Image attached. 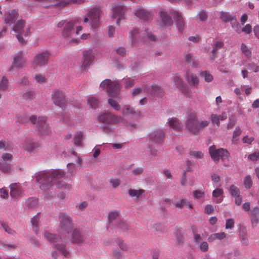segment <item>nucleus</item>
Returning a JSON list of instances; mask_svg holds the SVG:
<instances>
[{"instance_id":"nucleus-3","label":"nucleus","mask_w":259,"mask_h":259,"mask_svg":"<svg viewBox=\"0 0 259 259\" xmlns=\"http://www.w3.org/2000/svg\"><path fill=\"white\" fill-rule=\"evenodd\" d=\"M103 89H107V92L109 96L111 98L108 99L109 105L116 110L120 109V106L117 102L120 100L117 95L120 90V85L116 82H112L111 80L106 79L103 81L100 85Z\"/></svg>"},{"instance_id":"nucleus-63","label":"nucleus","mask_w":259,"mask_h":259,"mask_svg":"<svg viewBox=\"0 0 259 259\" xmlns=\"http://www.w3.org/2000/svg\"><path fill=\"white\" fill-rule=\"evenodd\" d=\"M247 68L251 70L254 72H257L259 70V66L256 65L253 63H250L248 65Z\"/></svg>"},{"instance_id":"nucleus-44","label":"nucleus","mask_w":259,"mask_h":259,"mask_svg":"<svg viewBox=\"0 0 259 259\" xmlns=\"http://www.w3.org/2000/svg\"><path fill=\"white\" fill-rule=\"evenodd\" d=\"M0 169L5 173H9L11 171V167L7 162H0Z\"/></svg>"},{"instance_id":"nucleus-8","label":"nucleus","mask_w":259,"mask_h":259,"mask_svg":"<svg viewBox=\"0 0 259 259\" xmlns=\"http://www.w3.org/2000/svg\"><path fill=\"white\" fill-rule=\"evenodd\" d=\"M98 120L101 123L115 124L123 121V119L110 113H104L98 116Z\"/></svg>"},{"instance_id":"nucleus-51","label":"nucleus","mask_w":259,"mask_h":259,"mask_svg":"<svg viewBox=\"0 0 259 259\" xmlns=\"http://www.w3.org/2000/svg\"><path fill=\"white\" fill-rule=\"evenodd\" d=\"M123 82L126 88H129L133 86L135 83V80L132 78H126L123 79Z\"/></svg>"},{"instance_id":"nucleus-35","label":"nucleus","mask_w":259,"mask_h":259,"mask_svg":"<svg viewBox=\"0 0 259 259\" xmlns=\"http://www.w3.org/2000/svg\"><path fill=\"white\" fill-rule=\"evenodd\" d=\"M130 37L132 39L133 44H135L138 40V38L141 37L139 30L138 29H134L130 32Z\"/></svg>"},{"instance_id":"nucleus-16","label":"nucleus","mask_w":259,"mask_h":259,"mask_svg":"<svg viewBox=\"0 0 259 259\" xmlns=\"http://www.w3.org/2000/svg\"><path fill=\"white\" fill-rule=\"evenodd\" d=\"M149 138L151 141L155 144H161L164 139V133L161 130H157L149 133Z\"/></svg>"},{"instance_id":"nucleus-9","label":"nucleus","mask_w":259,"mask_h":259,"mask_svg":"<svg viewBox=\"0 0 259 259\" xmlns=\"http://www.w3.org/2000/svg\"><path fill=\"white\" fill-rule=\"evenodd\" d=\"M50 57V54L48 51H44L38 53L33 58L32 61V65L33 68H37L45 65L48 62Z\"/></svg>"},{"instance_id":"nucleus-29","label":"nucleus","mask_w":259,"mask_h":259,"mask_svg":"<svg viewBox=\"0 0 259 259\" xmlns=\"http://www.w3.org/2000/svg\"><path fill=\"white\" fill-rule=\"evenodd\" d=\"M22 96L24 100H33L35 97V91L33 89H28L23 93Z\"/></svg>"},{"instance_id":"nucleus-54","label":"nucleus","mask_w":259,"mask_h":259,"mask_svg":"<svg viewBox=\"0 0 259 259\" xmlns=\"http://www.w3.org/2000/svg\"><path fill=\"white\" fill-rule=\"evenodd\" d=\"M37 204V200L34 198H30L27 201V206L29 207H33Z\"/></svg>"},{"instance_id":"nucleus-53","label":"nucleus","mask_w":259,"mask_h":259,"mask_svg":"<svg viewBox=\"0 0 259 259\" xmlns=\"http://www.w3.org/2000/svg\"><path fill=\"white\" fill-rule=\"evenodd\" d=\"M175 234L177 237V241L178 242V243H182L184 241V237L181 231L178 229L176 231Z\"/></svg>"},{"instance_id":"nucleus-1","label":"nucleus","mask_w":259,"mask_h":259,"mask_svg":"<svg viewBox=\"0 0 259 259\" xmlns=\"http://www.w3.org/2000/svg\"><path fill=\"white\" fill-rule=\"evenodd\" d=\"M65 172L61 169H52L40 171L37 174L36 180L41 184L40 187L45 189V186H51L56 184L58 188L70 190L71 186L59 181V179L63 178Z\"/></svg>"},{"instance_id":"nucleus-60","label":"nucleus","mask_w":259,"mask_h":259,"mask_svg":"<svg viewBox=\"0 0 259 259\" xmlns=\"http://www.w3.org/2000/svg\"><path fill=\"white\" fill-rule=\"evenodd\" d=\"M234 221L232 219H229L227 220L226 223V229H232L234 228Z\"/></svg>"},{"instance_id":"nucleus-56","label":"nucleus","mask_w":259,"mask_h":259,"mask_svg":"<svg viewBox=\"0 0 259 259\" xmlns=\"http://www.w3.org/2000/svg\"><path fill=\"white\" fill-rule=\"evenodd\" d=\"M209 124V122L207 120H203L198 122V133L207 126Z\"/></svg>"},{"instance_id":"nucleus-32","label":"nucleus","mask_w":259,"mask_h":259,"mask_svg":"<svg viewBox=\"0 0 259 259\" xmlns=\"http://www.w3.org/2000/svg\"><path fill=\"white\" fill-rule=\"evenodd\" d=\"M185 61L190 64L192 67H197L198 66V61L196 59L192 58V56L190 54H188L185 56Z\"/></svg>"},{"instance_id":"nucleus-28","label":"nucleus","mask_w":259,"mask_h":259,"mask_svg":"<svg viewBox=\"0 0 259 259\" xmlns=\"http://www.w3.org/2000/svg\"><path fill=\"white\" fill-rule=\"evenodd\" d=\"M160 16L161 19V22L164 25L169 26L172 24V20L171 18L169 17L167 14L165 12H160Z\"/></svg>"},{"instance_id":"nucleus-13","label":"nucleus","mask_w":259,"mask_h":259,"mask_svg":"<svg viewBox=\"0 0 259 259\" xmlns=\"http://www.w3.org/2000/svg\"><path fill=\"white\" fill-rule=\"evenodd\" d=\"M214 145L211 146V158L216 162H218L220 159L224 160L227 159L229 156V152L227 150L220 148L217 150H214Z\"/></svg>"},{"instance_id":"nucleus-58","label":"nucleus","mask_w":259,"mask_h":259,"mask_svg":"<svg viewBox=\"0 0 259 259\" xmlns=\"http://www.w3.org/2000/svg\"><path fill=\"white\" fill-rule=\"evenodd\" d=\"M109 182L114 188H117L120 184V181L118 179H111Z\"/></svg>"},{"instance_id":"nucleus-2","label":"nucleus","mask_w":259,"mask_h":259,"mask_svg":"<svg viewBox=\"0 0 259 259\" xmlns=\"http://www.w3.org/2000/svg\"><path fill=\"white\" fill-rule=\"evenodd\" d=\"M76 22L75 21H70L66 22L62 20L60 21L58 24V28L63 27L62 35L66 38L69 43H76L79 42V39L76 36L79 34V32L82 31V27L80 26L76 27V31H74V27Z\"/></svg>"},{"instance_id":"nucleus-14","label":"nucleus","mask_w":259,"mask_h":259,"mask_svg":"<svg viewBox=\"0 0 259 259\" xmlns=\"http://www.w3.org/2000/svg\"><path fill=\"white\" fill-rule=\"evenodd\" d=\"M94 54L91 50L83 52V60L80 67L82 70H85L93 63L94 59Z\"/></svg>"},{"instance_id":"nucleus-37","label":"nucleus","mask_w":259,"mask_h":259,"mask_svg":"<svg viewBox=\"0 0 259 259\" xmlns=\"http://www.w3.org/2000/svg\"><path fill=\"white\" fill-rule=\"evenodd\" d=\"M39 217L38 214L34 216L31 219V222L33 226V230L37 233L39 230L38 222Z\"/></svg>"},{"instance_id":"nucleus-11","label":"nucleus","mask_w":259,"mask_h":259,"mask_svg":"<svg viewBox=\"0 0 259 259\" xmlns=\"http://www.w3.org/2000/svg\"><path fill=\"white\" fill-rule=\"evenodd\" d=\"M52 96L53 102L56 105L62 108L67 105V102L63 92L59 90L54 91Z\"/></svg>"},{"instance_id":"nucleus-21","label":"nucleus","mask_w":259,"mask_h":259,"mask_svg":"<svg viewBox=\"0 0 259 259\" xmlns=\"http://www.w3.org/2000/svg\"><path fill=\"white\" fill-rule=\"evenodd\" d=\"M86 237L83 235L79 230L74 229L72 234V242L74 243H80L84 242Z\"/></svg>"},{"instance_id":"nucleus-39","label":"nucleus","mask_w":259,"mask_h":259,"mask_svg":"<svg viewBox=\"0 0 259 259\" xmlns=\"http://www.w3.org/2000/svg\"><path fill=\"white\" fill-rule=\"evenodd\" d=\"M9 87L8 79L5 76H3L0 81V90L3 91L8 90Z\"/></svg>"},{"instance_id":"nucleus-52","label":"nucleus","mask_w":259,"mask_h":259,"mask_svg":"<svg viewBox=\"0 0 259 259\" xmlns=\"http://www.w3.org/2000/svg\"><path fill=\"white\" fill-rule=\"evenodd\" d=\"M173 204L175 207L182 209L184 205L186 204V200L185 199H181L178 202L174 203Z\"/></svg>"},{"instance_id":"nucleus-47","label":"nucleus","mask_w":259,"mask_h":259,"mask_svg":"<svg viewBox=\"0 0 259 259\" xmlns=\"http://www.w3.org/2000/svg\"><path fill=\"white\" fill-rule=\"evenodd\" d=\"M241 50L242 52L246 56V57L249 58L251 57V51L246 45L242 44L241 46Z\"/></svg>"},{"instance_id":"nucleus-61","label":"nucleus","mask_w":259,"mask_h":259,"mask_svg":"<svg viewBox=\"0 0 259 259\" xmlns=\"http://www.w3.org/2000/svg\"><path fill=\"white\" fill-rule=\"evenodd\" d=\"M199 248L201 251L206 252L208 249V244L206 242L203 241L200 243Z\"/></svg>"},{"instance_id":"nucleus-12","label":"nucleus","mask_w":259,"mask_h":259,"mask_svg":"<svg viewBox=\"0 0 259 259\" xmlns=\"http://www.w3.org/2000/svg\"><path fill=\"white\" fill-rule=\"evenodd\" d=\"M126 9L124 6L120 4H116L112 7V17L117 18L116 23L119 25V21L125 18L124 15Z\"/></svg>"},{"instance_id":"nucleus-62","label":"nucleus","mask_w":259,"mask_h":259,"mask_svg":"<svg viewBox=\"0 0 259 259\" xmlns=\"http://www.w3.org/2000/svg\"><path fill=\"white\" fill-rule=\"evenodd\" d=\"M252 31V27L249 24H246L244 27L241 29V32H243L246 34H249Z\"/></svg>"},{"instance_id":"nucleus-27","label":"nucleus","mask_w":259,"mask_h":259,"mask_svg":"<svg viewBox=\"0 0 259 259\" xmlns=\"http://www.w3.org/2000/svg\"><path fill=\"white\" fill-rule=\"evenodd\" d=\"M224 43L222 40H217L214 42L213 49L211 51V59L215 58L218 54V51L222 49Z\"/></svg>"},{"instance_id":"nucleus-25","label":"nucleus","mask_w":259,"mask_h":259,"mask_svg":"<svg viewBox=\"0 0 259 259\" xmlns=\"http://www.w3.org/2000/svg\"><path fill=\"white\" fill-rule=\"evenodd\" d=\"M227 118V115L226 113H223L220 115L216 114L211 115V122L212 124L216 125L217 127L220 125V120H224Z\"/></svg>"},{"instance_id":"nucleus-48","label":"nucleus","mask_w":259,"mask_h":259,"mask_svg":"<svg viewBox=\"0 0 259 259\" xmlns=\"http://www.w3.org/2000/svg\"><path fill=\"white\" fill-rule=\"evenodd\" d=\"M244 187L247 189H249L252 185V181L250 176L248 175L246 176L244 180Z\"/></svg>"},{"instance_id":"nucleus-49","label":"nucleus","mask_w":259,"mask_h":259,"mask_svg":"<svg viewBox=\"0 0 259 259\" xmlns=\"http://www.w3.org/2000/svg\"><path fill=\"white\" fill-rule=\"evenodd\" d=\"M189 153L193 158H202L203 156V153L199 151L190 150Z\"/></svg>"},{"instance_id":"nucleus-43","label":"nucleus","mask_w":259,"mask_h":259,"mask_svg":"<svg viewBox=\"0 0 259 259\" xmlns=\"http://www.w3.org/2000/svg\"><path fill=\"white\" fill-rule=\"evenodd\" d=\"M233 17L228 13L223 12L220 13V18L224 22H230Z\"/></svg>"},{"instance_id":"nucleus-38","label":"nucleus","mask_w":259,"mask_h":259,"mask_svg":"<svg viewBox=\"0 0 259 259\" xmlns=\"http://www.w3.org/2000/svg\"><path fill=\"white\" fill-rule=\"evenodd\" d=\"M120 214V212L118 210H113L109 212L108 215V221L109 223H112L115 221Z\"/></svg>"},{"instance_id":"nucleus-42","label":"nucleus","mask_w":259,"mask_h":259,"mask_svg":"<svg viewBox=\"0 0 259 259\" xmlns=\"http://www.w3.org/2000/svg\"><path fill=\"white\" fill-rule=\"evenodd\" d=\"M229 192L232 197H236V196L240 194V190L239 188L234 185H231L230 186L229 189Z\"/></svg>"},{"instance_id":"nucleus-59","label":"nucleus","mask_w":259,"mask_h":259,"mask_svg":"<svg viewBox=\"0 0 259 259\" xmlns=\"http://www.w3.org/2000/svg\"><path fill=\"white\" fill-rule=\"evenodd\" d=\"M204 195V192L200 190H196L193 192V196L196 199L201 198L203 197Z\"/></svg>"},{"instance_id":"nucleus-7","label":"nucleus","mask_w":259,"mask_h":259,"mask_svg":"<svg viewBox=\"0 0 259 259\" xmlns=\"http://www.w3.org/2000/svg\"><path fill=\"white\" fill-rule=\"evenodd\" d=\"M185 127L189 132L197 135L198 134V121L196 114L190 113L187 117Z\"/></svg>"},{"instance_id":"nucleus-20","label":"nucleus","mask_w":259,"mask_h":259,"mask_svg":"<svg viewBox=\"0 0 259 259\" xmlns=\"http://www.w3.org/2000/svg\"><path fill=\"white\" fill-rule=\"evenodd\" d=\"M135 15L144 21H148L152 18V14L146 10L139 8L135 12Z\"/></svg>"},{"instance_id":"nucleus-57","label":"nucleus","mask_w":259,"mask_h":259,"mask_svg":"<svg viewBox=\"0 0 259 259\" xmlns=\"http://www.w3.org/2000/svg\"><path fill=\"white\" fill-rule=\"evenodd\" d=\"M28 120V118L27 116L25 114H23L19 116H18L17 117L16 121L21 123H24L27 122Z\"/></svg>"},{"instance_id":"nucleus-17","label":"nucleus","mask_w":259,"mask_h":259,"mask_svg":"<svg viewBox=\"0 0 259 259\" xmlns=\"http://www.w3.org/2000/svg\"><path fill=\"white\" fill-rule=\"evenodd\" d=\"M173 81L176 87L180 89L185 96L189 98L191 97L192 93L189 92L188 88L185 87L181 78L179 76H175L174 77Z\"/></svg>"},{"instance_id":"nucleus-23","label":"nucleus","mask_w":259,"mask_h":259,"mask_svg":"<svg viewBox=\"0 0 259 259\" xmlns=\"http://www.w3.org/2000/svg\"><path fill=\"white\" fill-rule=\"evenodd\" d=\"M25 63V60L22 57V53L18 54L16 56L14 57V61L13 63V66L11 68L12 69L13 67L21 68Z\"/></svg>"},{"instance_id":"nucleus-30","label":"nucleus","mask_w":259,"mask_h":259,"mask_svg":"<svg viewBox=\"0 0 259 259\" xmlns=\"http://www.w3.org/2000/svg\"><path fill=\"white\" fill-rule=\"evenodd\" d=\"M239 237L241 242L244 244H247L248 240L247 238V231L245 228H241L239 230Z\"/></svg>"},{"instance_id":"nucleus-10","label":"nucleus","mask_w":259,"mask_h":259,"mask_svg":"<svg viewBox=\"0 0 259 259\" xmlns=\"http://www.w3.org/2000/svg\"><path fill=\"white\" fill-rule=\"evenodd\" d=\"M60 229L65 233L70 232L72 227V219L67 214L62 213L59 215Z\"/></svg>"},{"instance_id":"nucleus-41","label":"nucleus","mask_w":259,"mask_h":259,"mask_svg":"<svg viewBox=\"0 0 259 259\" xmlns=\"http://www.w3.org/2000/svg\"><path fill=\"white\" fill-rule=\"evenodd\" d=\"M83 134L81 132H77L74 138V144L77 146H81Z\"/></svg>"},{"instance_id":"nucleus-45","label":"nucleus","mask_w":259,"mask_h":259,"mask_svg":"<svg viewBox=\"0 0 259 259\" xmlns=\"http://www.w3.org/2000/svg\"><path fill=\"white\" fill-rule=\"evenodd\" d=\"M241 134V131L239 127H236L235 130L233 132V135L232 137V141L234 144H237L238 139L237 137H239Z\"/></svg>"},{"instance_id":"nucleus-18","label":"nucleus","mask_w":259,"mask_h":259,"mask_svg":"<svg viewBox=\"0 0 259 259\" xmlns=\"http://www.w3.org/2000/svg\"><path fill=\"white\" fill-rule=\"evenodd\" d=\"M10 195L12 198H18L22 194V190L20 185L18 183H13L10 185Z\"/></svg>"},{"instance_id":"nucleus-26","label":"nucleus","mask_w":259,"mask_h":259,"mask_svg":"<svg viewBox=\"0 0 259 259\" xmlns=\"http://www.w3.org/2000/svg\"><path fill=\"white\" fill-rule=\"evenodd\" d=\"M223 193L224 191L222 189L217 188L213 191L212 195L213 198H216V202L218 203H221L223 199Z\"/></svg>"},{"instance_id":"nucleus-15","label":"nucleus","mask_w":259,"mask_h":259,"mask_svg":"<svg viewBox=\"0 0 259 259\" xmlns=\"http://www.w3.org/2000/svg\"><path fill=\"white\" fill-rule=\"evenodd\" d=\"M168 13L176 20L177 28L179 31L182 32L185 26L184 18L182 15L179 12L175 10H170Z\"/></svg>"},{"instance_id":"nucleus-4","label":"nucleus","mask_w":259,"mask_h":259,"mask_svg":"<svg viewBox=\"0 0 259 259\" xmlns=\"http://www.w3.org/2000/svg\"><path fill=\"white\" fill-rule=\"evenodd\" d=\"M44 237L50 242L52 243L54 247L60 251L65 257H68L69 253L65 249V244L62 239L56 236L55 234H52L48 231L44 232Z\"/></svg>"},{"instance_id":"nucleus-6","label":"nucleus","mask_w":259,"mask_h":259,"mask_svg":"<svg viewBox=\"0 0 259 259\" xmlns=\"http://www.w3.org/2000/svg\"><path fill=\"white\" fill-rule=\"evenodd\" d=\"M29 119L33 124H36L37 130L41 135L46 136L49 135L51 131L46 123V119L44 117L37 118L35 115L30 117Z\"/></svg>"},{"instance_id":"nucleus-36","label":"nucleus","mask_w":259,"mask_h":259,"mask_svg":"<svg viewBox=\"0 0 259 259\" xmlns=\"http://www.w3.org/2000/svg\"><path fill=\"white\" fill-rule=\"evenodd\" d=\"M230 22L232 25V27L234 29V30L237 33H240L241 26H240L236 19L234 17L233 18H232V20L230 21Z\"/></svg>"},{"instance_id":"nucleus-40","label":"nucleus","mask_w":259,"mask_h":259,"mask_svg":"<svg viewBox=\"0 0 259 259\" xmlns=\"http://www.w3.org/2000/svg\"><path fill=\"white\" fill-rule=\"evenodd\" d=\"M88 103L92 108L96 109L98 107L99 101L95 97H91L88 99Z\"/></svg>"},{"instance_id":"nucleus-31","label":"nucleus","mask_w":259,"mask_h":259,"mask_svg":"<svg viewBox=\"0 0 259 259\" xmlns=\"http://www.w3.org/2000/svg\"><path fill=\"white\" fill-rule=\"evenodd\" d=\"M25 23L23 20L18 21L13 27V30L18 34H22Z\"/></svg>"},{"instance_id":"nucleus-55","label":"nucleus","mask_w":259,"mask_h":259,"mask_svg":"<svg viewBox=\"0 0 259 259\" xmlns=\"http://www.w3.org/2000/svg\"><path fill=\"white\" fill-rule=\"evenodd\" d=\"M134 112V109L133 108L129 106H126L124 108L122 111V115L123 116H127L130 114H132Z\"/></svg>"},{"instance_id":"nucleus-33","label":"nucleus","mask_w":259,"mask_h":259,"mask_svg":"<svg viewBox=\"0 0 259 259\" xmlns=\"http://www.w3.org/2000/svg\"><path fill=\"white\" fill-rule=\"evenodd\" d=\"M187 80L188 83L195 87L197 86L199 83V79L196 74H191L190 76L188 75L187 77Z\"/></svg>"},{"instance_id":"nucleus-5","label":"nucleus","mask_w":259,"mask_h":259,"mask_svg":"<svg viewBox=\"0 0 259 259\" xmlns=\"http://www.w3.org/2000/svg\"><path fill=\"white\" fill-rule=\"evenodd\" d=\"M102 14V11L97 6L91 9L87 13L88 17L83 19V22L87 23L89 20L90 24L93 28L98 27L100 25V17Z\"/></svg>"},{"instance_id":"nucleus-64","label":"nucleus","mask_w":259,"mask_h":259,"mask_svg":"<svg viewBox=\"0 0 259 259\" xmlns=\"http://www.w3.org/2000/svg\"><path fill=\"white\" fill-rule=\"evenodd\" d=\"M200 75L201 77H204V79L206 81H210V75L207 71L201 72Z\"/></svg>"},{"instance_id":"nucleus-50","label":"nucleus","mask_w":259,"mask_h":259,"mask_svg":"<svg viewBox=\"0 0 259 259\" xmlns=\"http://www.w3.org/2000/svg\"><path fill=\"white\" fill-rule=\"evenodd\" d=\"M1 225H2V227L5 231V232L8 233V234L13 235L15 234V233H16L15 231L14 230H13L12 229H11L7 224H6L4 223H2L1 224Z\"/></svg>"},{"instance_id":"nucleus-24","label":"nucleus","mask_w":259,"mask_h":259,"mask_svg":"<svg viewBox=\"0 0 259 259\" xmlns=\"http://www.w3.org/2000/svg\"><path fill=\"white\" fill-rule=\"evenodd\" d=\"M168 124L170 127L177 131H180L182 130V126L180 124L179 120L175 117L168 119Z\"/></svg>"},{"instance_id":"nucleus-34","label":"nucleus","mask_w":259,"mask_h":259,"mask_svg":"<svg viewBox=\"0 0 259 259\" xmlns=\"http://www.w3.org/2000/svg\"><path fill=\"white\" fill-rule=\"evenodd\" d=\"M145 190L143 189L136 190L133 189H130L128 190V194L132 197H136L139 198V197L144 193Z\"/></svg>"},{"instance_id":"nucleus-22","label":"nucleus","mask_w":259,"mask_h":259,"mask_svg":"<svg viewBox=\"0 0 259 259\" xmlns=\"http://www.w3.org/2000/svg\"><path fill=\"white\" fill-rule=\"evenodd\" d=\"M39 146L40 145L38 143L30 139L27 140L24 145V147L25 150L29 152H32L35 150L38 149Z\"/></svg>"},{"instance_id":"nucleus-46","label":"nucleus","mask_w":259,"mask_h":259,"mask_svg":"<svg viewBox=\"0 0 259 259\" xmlns=\"http://www.w3.org/2000/svg\"><path fill=\"white\" fill-rule=\"evenodd\" d=\"M208 15L204 11H200L197 14V20L198 22L204 21L207 19Z\"/></svg>"},{"instance_id":"nucleus-19","label":"nucleus","mask_w":259,"mask_h":259,"mask_svg":"<svg viewBox=\"0 0 259 259\" xmlns=\"http://www.w3.org/2000/svg\"><path fill=\"white\" fill-rule=\"evenodd\" d=\"M19 16L18 11L15 10H12L5 16V22L6 24L12 25L15 24Z\"/></svg>"}]
</instances>
